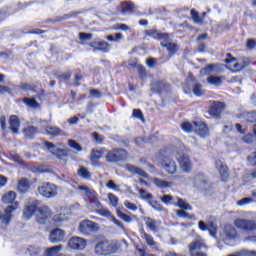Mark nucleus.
Wrapping results in <instances>:
<instances>
[{
	"label": "nucleus",
	"instance_id": "1",
	"mask_svg": "<svg viewBox=\"0 0 256 256\" xmlns=\"http://www.w3.org/2000/svg\"><path fill=\"white\" fill-rule=\"evenodd\" d=\"M120 247L117 241L102 240L96 243L94 253L99 256L115 255Z\"/></svg>",
	"mask_w": 256,
	"mask_h": 256
},
{
	"label": "nucleus",
	"instance_id": "2",
	"mask_svg": "<svg viewBox=\"0 0 256 256\" xmlns=\"http://www.w3.org/2000/svg\"><path fill=\"white\" fill-rule=\"evenodd\" d=\"M17 199V193L14 191H9L5 193L2 196V203L5 205H8L5 208V216H4V222L10 223L11 222V213L17 210V207H19V203L15 201Z\"/></svg>",
	"mask_w": 256,
	"mask_h": 256
},
{
	"label": "nucleus",
	"instance_id": "3",
	"mask_svg": "<svg viewBox=\"0 0 256 256\" xmlns=\"http://www.w3.org/2000/svg\"><path fill=\"white\" fill-rule=\"evenodd\" d=\"M128 157L129 153L122 148H114L105 155L107 163H119V161H126Z\"/></svg>",
	"mask_w": 256,
	"mask_h": 256
},
{
	"label": "nucleus",
	"instance_id": "4",
	"mask_svg": "<svg viewBox=\"0 0 256 256\" xmlns=\"http://www.w3.org/2000/svg\"><path fill=\"white\" fill-rule=\"evenodd\" d=\"M233 225L236 229L246 233H254L256 231V221L253 219L236 218L233 221Z\"/></svg>",
	"mask_w": 256,
	"mask_h": 256
},
{
	"label": "nucleus",
	"instance_id": "5",
	"mask_svg": "<svg viewBox=\"0 0 256 256\" xmlns=\"http://www.w3.org/2000/svg\"><path fill=\"white\" fill-rule=\"evenodd\" d=\"M38 193L46 199H52L57 195V186L49 182H44L38 187Z\"/></svg>",
	"mask_w": 256,
	"mask_h": 256
},
{
	"label": "nucleus",
	"instance_id": "6",
	"mask_svg": "<svg viewBox=\"0 0 256 256\" xmlns=\"http://www.w3.org/2000/svg\"><path fill=\"white\" fill-rule=\"evenodd\" d=\"M175 157L180 165V169L183 173H189L191 169H193V164L191 163V159H189L183 151H175Z\"/></svg>",
	"mask_w": 256,
	"mask_h": 256
},
{
	"label": "nucleus",
	"instance_id": "7",
	"mask_svg": "<svg viewBox=\"0 0 256 256\" xmlns=\"http://www.w3.org/2000/svg\"><path fill=\"white\" fill-rule=\"evenodd\" d=\"M78 230L82 235H91V233H97L99 231V224L91 220H84L80 222Z\"/></svg>",
	"mask_w": 256,
	"mask_h": 256
},
{
	"label": "nucleus",
	"instance_id": "8",
	"mask_svg": "<svg viewBox=\"0 0 256 256\" xmlns=\"http://www.w3.org/2000/svg\"><path fill=\"white\" fill-rule=\"evenodd\" d=\"M51 217H53V212L49 207L47 206H42L38 208L37 213H36V221L39 223V225H45Z\"/></svg>",
	"mask_w": 256,
	"mask_h": 256
},
{
	"label": "nucleus",
	"instance_id": "9",
	"mask_svg": "<svg viewBox=\"0 0 256 256\" xmlns=\"http://www.w3.org/2000/svg\"><path fill=\"white\" fill-rule=\"evenodd\" d=\"M188 183L196 189H202V187H205V185L209 183V179L207 178V176H205V174L199 172L196 173L194 176H191Z\"/></svg>",
	"mask_w": 256,
	"mask_h": 256
},
{
	"label": "nucleus",
	"instance_id": "10",
	"mask_svg": "<svg viewBox=\"0 0 256 256\" xmlns=\"http://www.w3.org/2000/svg\"><path fill=\"white\" fill-rule=\"evenodd\" d=\"M161 165L168 175H175V173H177V163L175 160L171 159V155L167 154L162 159Z\"/></svg>",
	"mask_w": 256,
	"mask_h": 256
},
{
	"label": "nucleus",
	"instance_id": "11",
	"mask_svg": "<svg viewBox=\"0 0 256 256\" xmlns=\"http://www.w3.org/2000/svg\"><path fill=\"white\" fill-rule=\"evenodd\" d=\"M222 237L224 241H235L237 237H239V233L237 232V228L231 224H226L223 228Z\"/></svg>",
	"mask_w": 256,
	"mask_h": 256
},
{
	"label": "nucleus",
	"instance_id": "12",
	"mask_svg": "<svg viewBox=\"0 0 256 256\" xmlns=\"http://www.w3.org/2000/svg\"><path fill=\"white\" fill-rule=\"evenodd\" d=\"M68 247L74 251H83L87 247V240L81 237H72L68 240Z\"/></svg>",
	"mask_w": 256,
	"mask_h": 256
},
{
	"label": "nucleus",
	"instance_id": "13",
	"mask_svg": "<svg viewBox=\"0 0 256 256\" xmlns=\"http://www.w3.org/2000/svg\"><path fill=\"white\" fill-rule=\"evenodd\" d=\"M65 235H67V233L64 230H61V228H56L52 231H50L49 234V241L50 243H62V241H65Z\"/></svg>",
	"mask_w": 256,
	"mask_h": 256
},
{
	"label": "nucleus",
	"instance_id": "14",
	"mask_svg": "<svg viewBox=\"0 0 256 256\" xmlns=\"http://www.w3.org/2000/svg\"><path fill=\"white\" fill-rule=\"evenodd\" d=\"M105 151H107L105 148H93L90 152V161L94 167H97L99 165V159H102V157L105 155Z\"/></svg>",
	"mask_w": 256,
	"mask_h": 256
},
{
	"label": "nucleus",
	"instance_id": "15",
	"mask_svg": "<svg viewBox=\"0 0 256 256\" xmlns=\"http://www.w3.org/2000/svg\"><path fill=\"white\" fill-rule=\"evenodd\" d=\"M247 63L243 60L237 61L235 58L227 61V68L232 71L233 73H239L242 69L247 67Z\"/></svg>",
	"mask_w": 256,
	"mask_h": 256
},
{
	"label": "nucleus",
	"instance_id": "16",
	"mask_svg": "<svg viewBox=\"0 0 256 256\" xmlns=\"http://www.w3.org/2000/svg\"><path fill=\"white\" fill-rule=\"evenodd\" d=\"M194 132L202 138L209 137V128L205 122H194Z\"/></svg>",
	"mask_w": 256,
	"mask_h": 256
},
{
	"label": "nucleus",
	"instance_id": "17",
	"mask_svg": "<svg viewBox=\"0 0 256 256\" xmlns=\"http://www.w3.org/2000/svg\"><path fill=\"white\" fill-rule=\"evenodd\" d=\"M216 169L219 171L222 181L229 179V168L223 161L216 160Z\"/></svg>",
	"mask_w": 256,
	"mask_h": 256
},
{
	"label": "nucleus",
	"instance_id": "18",
	"mask_svg": "<svg viewBox=\"0 0 256 256\" xmlns=\"http://www.w3.org/2000/svg\"><path fill=\"white\" fill-rule=\"evenodd\" d=\"M145 225L152 231L153 233H157L159 229H161V220H155L153 218L147 217L144 218Z\"/></svg>",
	"mask_w": 256,
	"mask_h": 256
},
{
	"label": "nucleus",
	"instance_id": "19",
	"mask_svg": "<svg viewBox=\"0 0 256 256\" xmlns=\"http://www.w3.org/2000/svg\"><path fill=\"white\" fill-rule=\"evenodd\" d=\"M124 169L126 171H128V173H131L132 175H138L139 177H143L144 179H147V177H149V175H147L143 169L135 166V165H131V164H126L124 166Z\"/></svg>",
	"mask_w": 256,
	"mask_h": 256
},
{
	"label": "nucleus",
	"instance_id": "20",
	"mask_svg": "<svg viewBox=\"0 0 256 256\" xmlns=\"http://www.w3.org/2000/svg\"><path fill=\"white\" fill-rule=\"evenodd\" d=\"M223 111H225V104L222 102H215L210 107L209 114L212 115V117H219Z\"/></svg>",
	"mask_w": 256,
	"mask_h": 256
},
{
	"label": "nucleus",
	"instance_id": "21",
	"mask_svg": "<svg viewBox=\"0 0 256 256\" xmlns=\"http://www.w3.org/2000/svg\"><path fill=\"white\" fill-rule=\"evenodd\" d=\"M76 189L77 191H82V193H84L85 197L88 199H95V195H97V192L87 185H78Z\"/></svg>",
	"mask_w": 256,
	"mask_h": 256
},
{
	"label": "nucleus",
	"instance_id": "22",
	"mask_svg": "<svg viewBox=\"0 0 256 256\" xmlns=\"http://www.w3.org/2000/svg\"><path fill=\"white\" fill-rule=\"evenodd\" d=\"M9 125L14 135H17V133H19V127H21V122L19 121V118L16 115L10 116Z\"/></svg>",
	"mask_w": 256,
	"mask_h": 256
},
{
	"label": "nucleus",
	"instance_id": "23",
	"mask_svg": "<svg viewBox=\"0 0 256 256\" xmlns=\"http://www.w3.org/2000/svg\"><path fill=\"white\" fill-rule=\"evenodd\" d=\"M145 34L148 36V37H152L153 39H159V41H161V43H163V41L167 39V35L168 34H165V33H161L157 30H147L145 32Z\"/></svg>",
	"mask_w": 256,
	"mask_h": 256
},
{
	"label": "nucleus",
	"instance_id": "24",
	"mask_svg": "<svg viewBox=\"0 0 256 256\" xmlns=\"http://www.w3.org/2000/svg\"><path fill=\"white\" fill-rule=\"evenodd\" d=\"M221 71V65L210 64L200 70L201 75H209V73H219Z\"/></svg>",
	"mask_w": 256,
	"mask_h": 256
},
{
	"label": "nucleus",
	"instance_id": "25",
	"mask_svg": "<svg viewBox=\"0 0 256 256\" xmlns=\"http://www.w3.org/2000/svg\"><path fill=\"white\" fill-rule=\"evenodd\" d=\"M63 249H65V246H63V244L52 246L45 250L44 256H57V253L63 251Z\"/></svg>",
	"mask_w": 256,
	"mask_h": 256
},
{
	"label": "nucleus",
	"instance_id": "26",
	"mask_svg": "<svg viewBox=\"0 0 256 256\" xmlns=\"http://www.w3.org/2000/svg\"><path fill=\"white\" fill-rule=\"evenodd\" d=\"M161 45L163 47H166V49L168 51H171L172 53H175V51H177V44L173 43V40H171L169 34L167 35V39L161 42Z\"/></svg>",
	"mask_w": 256,
	"mask_h": 256
},
{
	"label": "nucleus",
	"instance_id": "27",
	"mask_svg": "<svg viewBox=\"0 0 256 256\" xmlns=\"http://www.w3.org/2000/svg\"><path fill=\"white\" fill-rule=\"evenodd\" d=\"M29 187H31V183L27 178H22L18 181L17 189L20 191V193L27 192Z\"/></svg>",
	"mask_w": 256,
	"mask_h": 256
},
{
	"label": "nucleus",
	"instance_id": "28",
	"mask_svg": "<svg viewBox=\"0 0 256 256\" xmlns=\"http://www.w3.org/2000/svg\"><path fill=\"white\" fill-rule=\"evenodd\" d=\"M23 103L29 107V109H41V104L35 98H24Z\"/></svg>",
	"mask_w": 256,
	"mask_h": 256
},
{
	"label": "nucleus",
	"instance_id": "29",
	"mask_svg": "<svg viewBox=\"0 0 256 256\" xmlns=\"http://www.w3.org/2000/svg\"><path fill=\"white\" fill-rule=\"evenodd\" d=\"M35 211H37V205L35 204H28L24 209V217L26 219H31L33 217Z\"/></svg>",
	"mask_w": 256,
	"mask_h": 256
},
{
	"label": "nucleus",
	"instance_id": "30",
	"mask_svg": "<svg viewBox=\"0 0 256 256\" xmlns=\"http://www.w3.org/2000/svg\"><path fill=\"white\" fill-rule=\"evenodd\" d=\"M45 131L46 134L49 135L50 137H57V135L63 134V130L55 126H47Z\"/></svg>",
	"mask_w": 256,
	"mask_h": 256
},
{
	"label": "nucleus",
	"instance_id": "31",
	"mask_svg": "<svg viewBox=\"0 0 256 256\" xmlns=\"http://www.w3.org/2000/svg\"><path fill=\"white\" fill-rule=\"evenodd\" d=\"M201 247H203V241L201 239H196L190 244V255H194L195 251H198V249H201Z\"/></svg>",
	"mask_w": 256,
	"mask_h": 256
},
{
	"label": "nucleus",
	"instance_id": "32",
	"mask_svg": "<svg viewBox=\"0 0 256 256\" xmlns=\"http://www.w3.org/2000/svg\"><path fill=\"white\" fill-rule=\"evenodd\" d=\"M177 205L181 209L180 211H193V206L181 198L178 199Z\"/></svg>",
	"mask_w": 256,
	"mask_h": 256
},
{
	"label": "nucleus",
	"instance_id": "33",
	"mask_svg": "<svg viewBox=\"0 0 256 256\" xmlns=\"http://www.w3.org/2000/svg\"><path fill=\"white\" fill-rule=\"evenodd\" d=\"M35 133H37V128L34 126H28L23 130V134L27 139H33Z\"/></svg>",
	"mask_w": 256,
	"mask_h": 256
},
{
	"label": "nucleus",
	"instance_id": "34",
	"mask_svg": "<svg viewBox=\"0 0 256 256\" xmlns=\"http://www.w3.org/2000/svg\"><path fill=\"white\" fill-rule=\"evenodd\" d=\"M121 7V13H123V15H126V13H130V11H133V9H135V4L131 2H122Z\"/></svg>",
	"mask_w": 256,
	"mask_h": 256
},
{
	"label": "nucleus",
	"instance_id": "35",
	"mask_svg": "<svg viewBox=\"0 0 256 256\" xmlns=\"http://www.w3.org/2000/svg\"><path fill=\"white\" fill-rule=\"evenodd\" d=\"M141 237L142 239H144L147 243V245H149V247H155L156 242L155 240L152 238L151 235L147 234L146 232H144L143 230L141 231Z\"/></svg>",
	"mask_w": 256,
	"mask_h": 256
},
{
	"label": "nucleus",
	"instance_id": "36",
	"mask_svg": "<svg viewBox=\"0 0 256 256\" xmlns=\"http://www.w3.org/2000/svg\"><path fill=\"white\" fill-rule=\"evenodd\" d=\"M79 177H82V179H91V172L83 166H81L77 171Z\"/></svg>",
	"mask_w": 256,
	"mask_h": 256
},
{
	"label": "nucleus",
	"instance_id": "37",
	"mask_svg": "<svg viewBox=\"0 0 256 256\" xmlns=\"http://www.w3.org/2000/svg\"><path fill=\"white\" fill-rule=\"evenodd\" d=\"M9 159H11V161H14V163H18V165H25V162H23L21 156H19V154H17L16 152H10Z\"/></svg>",
	"mask_w": 256,
	"mask_h": 256
},
{
	"label": "nucleus",
	"instance_id": "38",
	"mask_svg": "<svg viewBox=\"0 0 256 256\" xmlns=\"http://www.w3.org/2000/svg\"><path fill=\"white\" fill-rule=\"evenodd\" d=\"M148 203L155 211H166L163 205H161V203H158L157 200H153V198L149 200Z\"/></svg>",
	"mask_w": 256,
	"mask_h": 256
},
{
	"label": "nucleus",
	"instance_id": "39",
	"mask_svg": "<svg viewBox=\"0 0 256 256\" xmlns=\"http://www.w3.org/2000/svg\"><path fill=\"white\" fill-rule=\"evenodd\" d=\"M193 93L196 95V97H201L205 94V90L203 89V85L200 83H196L193 87Z\"/></svg>",
	"mask_w": 256,
	"mask_h": 256
},
{
	"label": "nucleus",
	"instance_id": "40",
	"mask_svg": "<svg viewBox=\"0 0 256 256\" xmlns=\"http://www.w3.org/2000/svg\"><path fill=\"white\" fill-rule=\"evenodd\" d=\"M154 183L157 187H162L163 189H165L167 187H169V188L173 187L172 182H168V181L161 180V179H155Z\"/></svg>",
	"mask_w": 256,
	"mask_h": 256
},
{
	"label": "nucleus",
	"instance_id": "41",
	"mask_svg": "<svg viewBox=\"0 0 256 256\" xmlns=\"http://www.w3.org/2000/svg\"><path fill=\"white\" fill-rule=\"evenodd\" d=\"M228 256H256V252L243 249Z\"/></svg>",
	"mask_w": 256,
	"mask_h": 256
},
{
	"label": "nucleus",
	"instance_id": "42",
	"mask_svg": "<svg viewBox=\"0 0 256 256\" xmlns=\"http://www.w3.org/2000/svg\"><path fill=\"white\" fill-rule=\"evenodd\" d=\"M207 81L209 85H221L223 83V78L219 76H209Z\"/></svg>",
	"mask_w": 256,
	"mask_h": 256
},
{
	"label": "nucleus",
	"instance_id": "43",
	"mask_svg": "<svg viewBox=\"0 0 256 256\" xmlns=\"http://www.w3.org/2000/svg\"><path fill=\"white\" fill-rule=\"evenodd\" d=\"M139 195L141 199H144V201H151L153 199V194L147 192L145 189L139 190Z\"/></svg>",
	"mask_w": 256,
	"mask_h": 256
},
{
	"label": "nucleus",
	"instance_id": "44",
	"mask_svg": "<svg viewBox=\"0 0 256 256\" xmlns=\"http://www.w3.org/2000/svg\"><path fill=\"white\" fill-rule=\"evenodd\" d=\"M68 145L71 147V149H74V151H77V153H81L83 151V147L80 146L79 143L75 140H68Z\"/></svg>",
	"mask_w": 256,
	"mask_h": 256
},
{
	"label": "nucleus",
	"instance_id": "45",
	"mask_svg": "<svg viewBox=\"0 0 256 256\" xmlns=\"http://www.w3.org/2000/svg\"><path fill=\"white\" fill-rule=\"evenodd\" d=\"M181 127L186 133H191V131H195V122L192 124L189 122H184L182 123Z\"/></svg>",
	"mask_w": 256,
	"mask_h": 256
},
{
	"label": "nucleus",
	"instance_id": "46",
	"mask_svg": "<svg viewBox=\"0 0 256 256\" xmlns=\"http://www.w3.org/2000/svg\"><path fill=\"white\" fill-rule=\"evenodd\" d=\"M176 215L177 217H181L182 219H195V215H191L185 212V210H177Z\"/></svg>",
	"mask_w": 256,
	"mask_h": 256
},
{
	"label": "nucleus",
	"instance_id": "47",
	"mask_svg": "<svg viewBox=\"0 0 256 256\" xmlns=\"http://www.w3.org/2000/svg\"><path fill=\"white\" fill-rule=\"evenodd\" d=\"M109 49H111V44L107 42H100L95 48V51H109Z\"/></svg>",
	"mask_w": 256,
	"mask_h": 256
},
{
	"label": "nucleus",
	"instance_id": "48",
	"mask_svg": "<svg viewBox=\"0 0 256 256\" xmlns=\"http://www.w3.org/2000/svg\"><path fill=\"white\" fill-rule=\"evenodd\" d=\"M96 213H98V215H101V217H113V215L111 214V211H109V209H106V208H99L96 210Z\"/></svg>",
	"mask_w": 256,
	"mask_h": 256
},
{
	"label": "nucleus",
	"instance_id": "49",
	"mask_svg": "<svg viewBox=\"0 0 256 256\" xmlns=\"http://www.w3.org/2000/svg\"><path fill=\"white\" fill-rule=\"evenodd\" d=\"M116 214L118 215L119 218L122 219L125 223H131L132 219L129 215L121 212V210L116 209Z\"/></svg>",
	"mask_w": 256,
	"mask_h": 256
},
{
	"label": "nucleus",
	"instance_id": "50",
	"mask_svg": "<svg viewBox=\"0 0 256 256\" xmlns=\"http://www.w3.org/2000/svg\"><path fill=\"white\" fill-rule=\"evenodd\" d=\"M44 147L50 152V153H55L57 152V146L53 144L52 142L49 141H44L43 142Z\"/></svg>",
	"mask_w": 256,
	"mask_h": 256
},
{
	"label": "nucleus",
	"instance_id": "51",
	"mask_svg": "<svg viewBox=\"0 0 256 256\" xmlns=\"http://www.w3.org/2000/svg\"><path fill=\"white\" fill-rule=\"evenodd\" d=\"M108 199L112 207H117V205H119V198L115 196L113 193L108 194Z\"/></svg>",
	"mask_w": 256,
	"mask_h": 256
},
{
	"label": "nucleus",
	"instance_id": "52",
	"mask_svg": "<svg viewBox=\"0 0 256 256\" xmlns=\"http://www.w3.org/2000/svg\"><path fill=\"white\" fill-rule=\"evenodd\" d=\"M112 29L114 31H131V27L127 26L126 24H115Z\"/></svg>",
	"mask_w": 256,
	"mask_h": 256
},
{
	"label": "nucleus",
	"instance_id": "53",
	"mask_svg": "<svg viewBox=\"0 0 256 256\" xmlns=\"http://www.w3.org/2000/svg\"><path fill=\"white\" fill-rule=\"evenodd\" d=\"M248 164L251 167H256V151L252 152L248 157H247Z\"/></svg>",
	"mask_w": 256,
	"mask_h": 256
},
{
	"label": "nucleus",
	"instance_id": "54",
	"mask_svg": "<svg viewBox=\"0 0 256 256\" xmlns=\"http://www.w3.org/2000/svg\"><path fill=\"white\" fill-rule=\"evenodd\" d=\"M156 87L159 93H164V91H169V85L165 84L164 82L156 83Z\"/></svg>",
	"mask_w": 256,
	"mask_h": 256
},
{
	"label": "nucleus",
	"instance_id": "55",
	"mask_svg": "<svg viewBox=\"0 0 256 256\" xmlns=\"http://www.w3.org/2000/svg\"><path fill=\"white\" fill-rule=\"evenodd\" d=\"M79 39H80V41H91V39H93V34L80 32Z\"/></svg>",
	"mask_w": 256,
	"mask_h": 256
},
{
	"label": "nucleus",
	"instance_id": "56",
	"mask_svg": "<svg viewBox=\"0 0 256 256\" xmlns=\"http://www.w3.org/2000/svg\"><path fill=\"white\" fill-rule=\"evenodd\" d=\"M208 231L212 237H215V235H217V224L213 222L208 223Z\"/></svg>",
	"mask_w": 256,
	"mask_h": 256
},
{
	"label": "nucleus",
	"instance_id": "57",
	"mask_svg": "<svg viewBox=\"0 0 256 256\" xmlns=\"http://www.w3.org/2000/svg\"><path fill=\"white\" fill-rule=\"evenodd\" d=\"M191 17L194 21V23H203V18L199 17V12L195 11V10H191Z\"/></svg>",
	"mask_w": 256,
	"mask_h": 256
},
{
	"label": "nucleus",
	"instance_id": "58",
	"mask_svg": "<svg viewBox=\"0 0 256 256\" xmlns=\"http://www.w3.org/2000/svg\"><path fill=\"white\" fill-rule=\"evenodd\" d=\"M255 199L248 197V198H242L240 201L237 202V205H240L241 207L245 205H250V203H253Z\"/></svg>",
	"mask_w": 256,
	"mask_h": 256
},
{
	"label": "nucleus",
	"instance_id": "59",
	"mask_svg": "<svg viewBox=\"0 0 256 256\" xmlns=\"http://www.w3.org/2000/svg\"><path fill=\"white\" fill-rule=\"evenodd\" d=\"M40 251H41V249H39V247H35V246L28 247V255H30V256L39 255Z\"/></svg>",
	"mask_w": 256,
	"mask_h": 256
},
{
	"label": "nucleus",
	"instance_id": "60",
	"mask_svg": "<svg viewBox=\"0 0 256 256\" xmlns=\"http://www.w3.org/2000/svg\"><path fill=\"white\" fill-rule=\"evenodd\" d=\"M243 141L248 145H253V143H255V137L252 134H248L243 137Z\"/></svg>",
	"mask_w": 256,
	"mask_h": 256
},
{
	"label": "nucleus",
	"instance_id": "61",
	"mask_svg": "<svg viewBox=\"0 0 256 256\" xmlns=\"http://www.w3.org/2000/svg\"><path fill=\"white\" fill-rule=\"evenodd\" d=\"M146 64L150 69H155L157 67V59L149 58L146 60Z\"/></svg>",
	"mask_w": 256,
	"mask_h": 256
},
{
	"label": "nucleus",
	"instance_id": "62",
	"mask_svg": "<svg viewBox=\"0 0 256 256\" xmlns=\"http://www.w3.org/2000/svg\"><path fill=\"white\" fill-rule=\"evenodd\" d=\"M55 223H63V221H67V216L65 214H58L54 216Z\"/></svg>",
	"mask_w": 256,
	"mask_h": 256
},
{
	"label": "nucleus",
	"instance_id": "63",
	"mask_svg": "<svg viewBox=\"0 0 256 256\" xmlns=\"http://www.w3.org/2000/svg\"><path fill=\"white\" fill-rule=\"evenodd\" d=\"M132 115H133V117H135L136 119H141L142 121L144 120V118H143V112H141L139 109H134Z\"/></svg>",
	"mask_w": 256,
	"mask_h": 256
},
{
	"label": "nucleus",
	"instance_id": "64",
	"mask_svg": "<svg viewBox=\"0 0 256 256\" xmlns=\"http://www.w3.org/2000/svg\"><path fill=\"white\" fill-rule=\"evenodd\" d=\"M124 205L127 209H129L130 211H137V205L129 202V201H125Z\"/></svg>",
	"mask_w": 256,
	"mask_h": 256
}]
</instances>
